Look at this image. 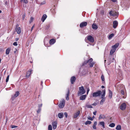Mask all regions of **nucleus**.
Returning <instances> with one entry per match:
<instances>
[{"label":"nucleus","mask_w":130,"mask_h":130,"mask_svg":"<svg viewBox=\"0 0 130 130\" xmlns=\"http://www.w3.org/2000/svg\"><path fill=\"white\" fill-rule=\"evenodd\" d=\"M92 61L93 59L92 58H90L88 60L85 61L83 63L82 66H84L87 63H88L90 67V68L92 67L95 63V62H92Z\"/></svg>","instance_id":"nucleus-1"},{"label":"nucleus","mask_w":130,"mask_h":130,"mask_svg":"<svg viewBox=\"0 0 130 130\" xmlns=\"http://www.w3.org/2000/svg\"><path fill=\"white\" fill-rule=\"evenodd\" d=\"M79 91L78 92V96L80 95H81L84 94L85 92V90L84 89V87L83 86L79 87Z\"/></svg>","instance_id":"nucleus-2"},{"label":"nucleus","mask_w":130,"mask_h":130,"mask_svg":"<svg viewBox=\"0 0 130 130\" xmlns=\"http://www.w3.org/2000/svg\"><path fill=\"white\" fill-rule=\"evenodd\" d=\"M102 92L100 90H98L97 92H94L92 94V96L93 97L96 98L100 96Z\"/></svg>","instance_id":"nucleus-3"},{"label":"nucleus","mask_w":130,"mask_h":130,"mask_svg":"<svg viewBox=\"0 0 130 130\" xmlns=\"http://www.w3.org/2000/svg\"><path fill=\"white\" fill-rule=\"evenodd\" d=\"M65 104V101L64 99H63L62 100V101L58 105L59 107L60 108H63L64 105Z\"/></svg>","instance_id":"nucleus-4"},{"label":"nucleus","mask_w":130,"mask_h":130,"mask_svg":"<svg viewBox=\"0 0 130 130\" xmlns=\"http://www.w3.org/2000/svg\"><path fill=\"white\" fill-rule=\"evenodd\" d=\"M109 13L110 15L113 16H118V15L117 12L112 11H110Z\"/></svg>","instance_id":"nucleus-5"},{"label":"nucleus","mask_w":130,"mask_h":130,"mask_svg":"<svg viewBox=\"0 0 130 130\" xmlns=\"http://www.w3.org/2000/svg\"><path fill=\"white\" fill-rule=\"evenodd\" d=\"M87 40L93 43L94 41L93 37L91 35L87 36Z\"/></svg>","instance_id":"nucleus-6"},{"label":"nucleus","mask_w":130,"mask_h":130,"mask_svg":"<svg viewBox=\"0 0 130 130\" xmlns=\"http://www.w3.org/2000/svg\"><path fill=\"white\" fill-rule=\"evenodd\" d=\"M126 106V104L124 103H123L121 105L120 107V108L121 110H123L125 109Z\"/></svg>","instance_id":"nucleus-7"},{"label":"nucleus","mask_w":130,"mask_h":130,"mask_svg":"<svg viewBox=\"0 0 130 130\" xmlns=\"http://www.w3.org/2000/svg\"><path fill=\"white\" fill-rule=\"evenodd\" d=\"M87 24V23L86 22H83L81 23L80 24V27L82 28L86 26Z\"/></svg>","instance_id":"nucleus-8"},{"label":"nucleus","mask_w":130,"mask_h":130,"mask_svg":"<svg viewBox=\"0 0 130 130\" xmlns=\"http://www.w3.org/2000/svg\"><path fill=\"white\" fill-rule=\"evenodd\" d=\"M19 94V93L18 91H17L15 94L13 95L12 96L11 98L12 100H13L15 97H17Z\"/></svg>","instance_id":"nucleus-9"},{"label":"nucleus","mask_w":130,"mask_h":130,"mask_svg":"<svg viewBox=\"0 0 130 130\" xmlns=\"http://www.w3.org/2000/svg\"><path fill=\"white\" fill-rule=\"evenodd\" d=\"M80 113V111L78 110L77 112L75 113L74 115L73 118H76L79 115Z\"/></svg>","instance_id":"nucleus-10"},{"label":"nucleus","mask_w":130,"mask_h":130,"mask_svg":"<svg viewBox=\"0 0 130 130\" xmlns=\"http://www.w3.org/2000/svg\"><path fill=\"white\" fill-rule=\"evenodd\" d=\"M109 61H110V62H109L108 64H110L111 62H113L114 58L112 57V56L110 55L109 57Z\"/></svg>","instance_id":"nucleus-11"},{"label":"nucleus","mask_w":130,"mask_h":130,"mask_svg":"<svg viewBox=\"0 0 130 130\" xmlns=\"http://www.w3.org/2000/svg\"><path fill=\"white\" fill-rule=\"evenodd\" d=\"M76 79V77L74 76L72 77L70 79V81L71 83L72 84H73L75 82Z\"/></svg>","instance_id":"nucleus-12"},{"label":"nucleus","mask_w":130,"mask_h":130,"mask_svg":"<svg viewBox=\"0 0 130 130\" xmlns=\"http://www.w3.org/2000/svg\"><path fill=\"white\" fill-rule=\"evenodd\" d=\"M118 23L117 21H114L113 22V27L116 28L118 26Z\"/></svg>","instance_id":"nucleus-13"},{"label":"nucleus","mask_w":130,"mask_h":130,"mask_svg":"<svg viewBox=\"0 0 130 130\" xmlns=\"http://www.w3.org/2000/svg\"><path fill=\"white\" fill-rule=\"evenodd\" d=\"M15 29L18 34H19L21 33V30L20 27L17 26Z\"/></svg>","instance_id":"nucleus-14"},{"label":"nucleus","mask_w":130,"mask_h":130,"mask_svg":"<svg viewBox=\"0 0 130 130\" xmlns=\"http://www.w3.org/2000/svg\"><path fill=\"white\" fill-rule=\"evenodd\" d=\"M32 70H30L26 73V76L27 78H28L29 76L30 75L31 73Z\"/></svg>","instance_id":"nucleus-15"},{"label":"nucleus","mask_w":130,"mask_h":130,"mask_svg":"<svg viewBox=\"0 0 130 130\" xmlns=\"http://www.w3.org/2000/svg\"><path fill=\"white\" fill-rule=\"evenodd\" d=\"M57 122L56 121H54L53 122L52 124L53 126V128L54 129H55L57 127Z\"/></svg>","instance_id":"nucleus-16"},{"label":"nucleus","mask_w":130,"mask_h":130,"mask_svg":"<svg viewBox=\"0 0 130 130\" xmlns=\"http://www.w3.org/2000/svg\"><path fill=\"white\" fill-rule=\"evenodd\" d=\"M47 17V16L46 14H44L42 17L41 20L43 22Z\"/></svg>","instance_id":"nucleus-17"},{"label":"nucleus","mask_w":130,"mask_h":130,"mask_svg":"<svg viewBox=\"0 0 130 130\" xmlns=\"http://www.w3.org/2000/svg\"><path fill=\"white\" fill-rule=\"evenodd\" d=\"M119 43H117L115 44L114 45L112 46V48L116 49L119 46Z\"/></svg>","instance_id":"nucleus-18"},{"label":"nucleus","mask_w":130,"mask_h":130,"mask_svg":"<svg viewBox=\"0 0 130 130\" xmlns=\"http://www.w3.org/2000/svg\"><path fill=\"white\" fill-rule=\"evenodd\" d=\"M102 92H103V94L101 96V98L102 99L104 98V97L105 94V92L106 90H105L104 89L102 91Z\"/></svg>","instance_id":"nucleus-19"},{"label":"nucleus","mask_w":130,"mask_h":130,"mask_svg":"<svg viewBox=\"0 0 130 130\" xmlns=\"http://www.w3.org/2000/svg\"><path fill=\"white\" fill-rule=\"evenodd\" d=\"M63 114L62 112L59 113L58 114V117L59 118H62L63 117Z\"/></svg>","instance_id":"nucleus-20"},{"label":"nucleus","mask_w":130,"mask_h":130,"mask_svg":"<svg viewBox=\"0 0 130 130\" xmlns=\"http://www.w3.org/2000/svg\"><path fill=\"white\" fill-rule=\"evenodd\" d=\"M55 40L54 39L50 40L49 41V43L50 44H53L55 42Z\"/></svg>","instance_id":"nucleus-21"},{"label":"nucleus","mask_w":130,"mask_h":130,"mask_svg":"<svg viewBox=\"0 0 130 130\" xmlns=\"http://www.w3.org/2000/svg\"><path fill=\"white\" fill-rule=\"evenodd\" d=\"M86 97V95H82L80 97V100H83L85 99Z\"/></svg>","instance_id":"nucleus-22"},{"label":"nucleus","mask_w":130,"mask_h":130,"mask_svg":"<svg viewBox=\"0 0 130 130\" xmlns=\"http://www.w3.org/2000/svg\"><path fill=\"white\" fill-rule=\"evenodd\" d=\"M112 96V91L110 90H109V95L108 97L109 98L111 99Z\"/></svg>","instance_id":"nucleus-23"},{"label":"nucleus","mask_w":130,"mask_h":130,"mask_svg":"<svg viewBox=\"0 0 130 130\" xmlns=\"http://www.w3.org/2000/svg\"><path fill=\"white\" fill-rule=\"evenodd\" d=\"M99 124L101 125L103 128H105V122L104 121L100 122L99 123Z\"/></svg>","instance_id":"nucleus-24"},{"label":"nucleus","mask_w":130,"mask_h":130,"mask_svg":"<svg viewBox=\"0 0 130 130\" xmlns=\"http://www.w3.org/2000/svg\"><path fill=\"white\" fill-rule=\"evenodd\" d=\"M116 50V49L112 48L110 51V55L113 54V53L115 52Z\"/></svg>","instance_id":"nucleus-25"},{"label":"nucleus","mask_w":130,"mask_h":130,"mask_svg":"<svg viewBox=\"0 0 130 130\" xmlns=\"http://www.w3.org/2000/svg\"><path fill=\"white\" fill-rule=\"evenodd\" d=\"M97 124V122L96 121L94 122V124L93 125L92 127L94 129H96V125Z\"/></svg>","instance_id":"nucleus-26"},{"label":"nucleus","mask_w":130,"mask_h":130,"mask_svg":"<svg viewBox=\"0 0 130 130\" xmlns=\"http://www.w3.org/2000/svg\"><path fill=\"white\" fill-rule=\"evenodd\" d=\"M11 48H7L6 51V54L7 55H8L9 54L10 52V51Z\"/></svg>","instance_id":"nucleus-27"},{"label":"nucleus","mask_w":130,"mask_h":130,"mask_svg":"<svg viewBox=\"0 0 130 130\" xmlns=\"http://www.w3.org/2000/svg\"><path fill=\"white\" fill-rule=\"evenodd\" d=\"M105 116L103 115H100L99 116V119H105Z\"/></svg>","instance_id":"nucleus-28"},{"label":"nucleus","mask_w":130,"mask_h":130,"mask_svg":"<svg viewBox=\"0 0 130 130\" xmlns=\"http://www.w3.org/2000/svg\"><path fill=\"white\" fill-rule=\"evenodd\" d=\"M92 28L93 29H96L98 28V27L96 24H93L92 25Z\"/></svg>","instance_id":"nucleus-29"},{"label":"nucleus","mask_w":130,"mask_h":130,"mask_svg":"<svg viewBox=\"0 0 130 130\" xmlns=\"http://www.w3.org/2000/svg\"><path fill=\"white\" fill-rule=\"evenodd\" d=\"M121 93L122 95H124L123 96V98H126V96L124 95V92L122 89L121 90Z\"/></svg>","instance_id":"nucleus-30"},{"label":"nucleus","mask_w":130,"mask_h":130,"mask_svg":"<svg viewBox=\"0 0 130 130\" xmlns=\"http://www.w3.org/2000/svg\"><path fill=\"white\" fill-rule=\"evenodd\" d=\"M105 98H104L102 99L101 101L100 102V104L101 105H102L103 104V103L105 101Z\"/></svg>","instance_id":"nucleus-31"},{"label":"nucleus","mask_w":130,"mask_h":130,"mask_svg":"<svg viewBox=\"0 0 130 130\" xmlns=\"http://www.w3.org/2000/svg\"><path fill=\"white\" fill-rule=\"evenodd\" d=\"M116 129L117 130H120L121 129V126L120 125H118L116 128Z\"/></svg>","instance_id":"nucleus-32"},{"label":"nucleus","mask_w":130,"mask_h":130,"mask_svg":"<svg viewBox=\"0 0 130 130\" xmlns=\"http://www.w3.org/2000/svg\"><path fill=\"white\" fill-rule=\"evenodd\" d=\"M114 34H110L108 38L109 39H110L112 37H113L114 36Z\"/></svg>","instance_id":"nucleus-33"},{"label":"nucleus","mask_w":130,"mask_h":130,"mask_svg":"<svg viewBox=\"0 0 130 130\" xmlns=\"http://www.w3.org/2000/svg\"><path fill=\"white\" fill-rule=\"evenodd\" d=\"M86 106L88 108H92V107L91 105L87 104L86 105Z\"/></svg>","instance_id":"nucleus-34"},{"label":"nucleus","mask_w":130,"mask_h":130,"mask_svg":"<svg viewBox=\"0 0 130 130\" xmlns=\"http://www.w3.org/2000/svg\"><path fill=\"white\" fill-rule=\"evenodd\" d=\"M115 124L113 123H112L109 125V126L111 127H113L115 126Z\"/></svg>","instance_id":"nucleus-35"},{"label":"nucleus","mask_w":130,"mask_h":130,"mask_svg":"<svg viewBox=\"0 0 130 130\" xmlns=\"http://www.w3.org/2000/svg\"><path fill=\"white\" fill-rule=\"evenodd\" d=\"M91 122L90 121H87L85 122V124L87 125L88 124H90L91 123Z\"/></svg>","instance_id":"nucleus-36"},{"label":"nucleus","mask_w":130,"mask_h":130,"mask_svg":"<svg viewBox=\"0 0 130 130\" xmlns=\"http://www.w3.org/2000/svg\"><path fill=\"white\" fill-rule=\"evenodd\" d=\"M48 130H52V127L51 125H50L48 126Z\"/></svg>","instance_id":"nucleus-37"},{"label":"nucleus","mask_w":130,"mask_h":130,"mask_svg":"<svg viewBox=\"0 0 130 130\" xmlns=\"http://www.w3.org/2000/svg\"><path fill=\"white\" fill-rule=\"evenodd\" d=\"M41 109L40 107H38V109L37 111V112L38 113H39L41 111Z\"/></svg>","instance_id":"nucleus-38"},{"label":"nucleus","mask_w":130,"mask_h":130,"mask_svg":"<svg viewBox=\"0 0 130 130\" xmlns=\"http://www.w3.org/2000/svg\"><path fill=\"white\" fill-rule=\"evenodd\" d=\"M101 79H102V80L103 81H105V78H104V77L103 75H102L101 76Z\"/></svg>","instance_id":"nucleus-39"},{"label":"nucleus","mask_w":130,"mask_h":130,"mask_svg":"<svg viewBox=\"0 0 130 130\" xmlns=\"http://www.w3.org/2000/svg\"><path fill=\"white\" fill-rule=\"evenodd\" d=\"M33 18L32 17H31L30 18V20L29 21V22L30 23L32 22L33 20Z\"/></svg>","instance_id":"nucleus-40"},{"label":"nucleus","mask_w":130,"mask_h":130,"mask_svg":"<svg viewBox=\"0 0 130 130\" xmlns=\"http://www.w3.org/2000/svg\"><path fill=\"white\" fill-rule=\"evenodd\" d=\"M9 75H8L7 77V78H6V82H7L8 81V80H9Z\"/></svg>","instance_id":"nucleus-41"},{"label":"nucleus","mask_w":130,"mask_h":130,"mask_svg":"<svg viewBox=\"0 0 130 130\" xmlns=\"http://www.w3.org/2000/svg\"><path fill=\"white\" fill-rule=\"evenodd\" d=\"M87 118L89 120L91 121H92L93 120V118H92L91 117L89 116L87 117Z\"/></svg>","instance_id":"nucleus-42"},{"label":"nucleus","mask_w":130,"mask_h":130,"mask_svg":"<svg viewBox=\"0 0 130 130\" xmlns=\"http://www.w3.org/2000/svg\"><path fill=\"white\" fill-rule=\"evenodd\" d=\"M13 45L14 46H17L18 45L17 42H14V43H13Z\"/></svg>","instance_id":"nucleus-43"},{"label":"nucleus","mask_w":130,"mask_h":130,"mask_svg":"<svg viewBox=\"0 0 130 130\" xmlns=\"http://www.w3.org/2000/svg\"><path fill=\"white\" fill-rule=\"evenodd\" d=\"M70 93L69 90V89L68 90V91L66 94V95L69 96Z\"/></svg>","instance_id":"nucleus-44"},{"label":"nucleus","mask_w":130,"mask_h":130,"mask_svg":"<svg viewBox=\"0 0 130 130\" xmlns=\"http://www.w3.org/2000/svg\"><path fill=\"white\" fill-rule=\"evenodd\" d=\"M64 115L65 116L66 118H67L68 117V113L66 112H65L64 113Z\"/></svg>","instance_id":"nucleus-45"},{"label":"nucleus","mask_w":130,"mask_h":130,"mask_svg":"<svg viewBox=\"0 0 130 130\" xmlns=\"http://www.w3.org/2000/svg\"><path fill=\"white\" fill-rule=\"evenodd\" d=\"M25 14H23V16H22V19H23V20H24L25 18Z\"/></svg>","instance_id":"nucleus-46"},{"label":"nucleus","mask_w":130,"mask_h":130,"mask_svg":"<svg viewBox=\"0 0 130 130\" xmlns=\"http://www.w3.org/2000/svg\"><path fill=\"white\" fill-rule=\"evenodd\" d=\"M34 27H35V25H34L32 26V27L31 28V31H32L33 28Z\"/></svg>","instance_id":"nucleus-47"},{"label":"nucleus","mask_w":130,"mask_h":130,"mask_svg":"<svg viewBox=\"0 0 130 130\" xmlns=\"http://www.w3.org/2000/svg\"><path fill=\"white\" fill-rule=\"evenodd\" d=\"M97 105V104L95 102L92 105H93L95 106L96 105Z\"/></svg>","instance_id":"nucleus-48"},{"label":"nucleus","mask_w":130,"mask_h":130,"mask_svg":"<svg viewBox=\"0 0 130 130\" xmlns=\"http://www.w3.org/2000/svg\"><path fill=\"white\" fill-rule=\"evenodd\" d=\"M17 127V126H16L15 125H13L12 126H11V128H15V127Z\"/></svg>","instance_id":"nucleus-49"},{"label":"nucleus","mask_w":130,"mask_h":130,"mask_svg":"<svg viewBox=\"0 0 130 130\" xmlns=\"http://www.w3.org/2000/svg\"><path fill=\"white\" fill-rule=\"evenodd\" d=\"M66 98L67 100H69V96H66Z\"/></svg>","instance_id":"nucleus-50"},{"label":"nucleus","mask_w":130,"mask_h":130,"mask_svg":"<svg viewBox=\"0 0 130 130\" xmlns=\"http://www.w3.org/2000/svg\"><path fill=\"white\" fill-rule=\"evenodd\" d=\"M23 1L24 3H28V1L27 0H24Z\"/></svg>","instance_id":"nucleus-51"},{"label":"nucleus","mask_w":130,"mask_h":130,"mask_svg":"<svg viewBox=\"0 0 130 130\" xmlns=\"http://www.w3.org/2000/svg\"><path fill=\"white\" fill-rule=\"evenodd\" d=\"M42 104H39V105H38V107L41 108L42 106Z\"/></svg>","instance_id":"nucleus-52"},{"label":"nucleus","mask_w":130,"mask_h":130,"mask_svg":"<svg viewBox=\"0 0 130 130\" xmlns=\"http://www.w3.org/2000/svg\"><path fill=\"white\" fill-rule=\"evenodd\" d=\"M96 111H94V112H93V114H94V115H96Z\"/></svg>","instance_id":"nucleus-53"},{"label":"nucleus","mask_w":130,"mask_h":130,"mask_svg":"<svg viewBox=\"0 0 130 130\" xmlns=\"http://www.w3.org/2000/svg\"><path fill=\"white\" fill-rule=\"evenodd\" d=\"M101 14H103L104 13V11L103 10H102L101 11Z\"/></svg>","instance_id":"nucleus-54"},{"label":"nucleus","mask_w":130,"mask_h":130,"mask_svg":"<svg viewBox=\"0 0 130 130\" xmlns=\"http://www.w3.org/2000/svg\"><path fill=\"white\" fill-rule=\"evenodd\" d=\"M111 1L113 2H117V0H111Z\"/></svg>","instance_id":"nucleus-55"},{"label":"nucleus","mask_w":130,"mask_h":130,"mask_svg":"<svg viewBox=\"0 0 130 130\" xmlns=\"http://www.w3.org/2000/svg\"><path fill=\"white\" fill-rule=\"evenodd\" d=\"M89 90H89V88H88V89H87V94H88L89 91Z\"/></svg>","instance_id":"nucleus-56"},{"label":"nucleus","mask_w":130,"mask_h":130,"mask_svg":"<svg viewBox=\"0 0 130 130\" xmlns=\"http://www.w3.org/2000/svg\"><path fill=\"white\" fill-rule=\"evenodd\" d=\"M15 40L16 41H18L19 40V38H16L15 39Z\"/></svg>","instance_id":"nucleus-57"},{"label":"nucleus","mask_w":130,"mask_h":130,"mask_svg":"<svg viewBox=\"0 0 130 130\" xmlns=\"http://www.w3.org/2000/svg\"><path fill=\"white\" fill-rule=\"evenodd\" d=\"M101 88H105V87L104 86H101Z\"/></svg>","instance_id":"nucleus-58"},{"label":"nucleus","mask_w":130,"mask_h":130,"mask_svg":"<svg viewBox=\"0 0 130 130\" xmlns=\"http://www.w3.org/2000/svg\"><path fill=\"white\" fill-rule=\"evenodd\" d=\"M120 86L121 87H124V86L123 85H120Z\"/></svg>","instance_id":"nucleus-59"},{"label":"nucleus","mask_w":130,"mask_h":130,"mask_svg":"<svg viewBox=\"0 0 130 130\" xmlns=\"http://www.w3.org/2000/svg\"><path fill=\"white\" fill-rule=\"evenodd\" d=\"M42 83H43V82H42V81L41 82V85H42Z\"/></svg>","instance_id":"nucleus-60"},{"label":"nucleus","mask_w":130,"mask_h":130,"mask_svg":"<svg viewBox=\"0 0 130 130\" xmlns=\"http://www.w3.org/2000/svg\"><path fill=\"white\" fill-rule=\"evenodd\" d=\"M92 118H93V119H94L95 118V117L94 116H93Z\"/></svg>","instance_id":"nucleus-61"},{"label":"nucleus","mask_w":130,"mask_h":130,"mask_svg":"<svg viewBox=\"0 0 130 130\" xmlns=\"http://www.w3.org/2000/svg\"><path fill=\"white\" fill-rule=\"evenodd\" d=\"M2 12V11L0 10V13H1Z\"/></svg>","instance_id":"nucleus-62"},{"label":"nucleus","mask_w":130,"mask_h":130,"mask_svg":"<svg viewBox=\"0 0 130 130\" xmlns=\"http://www.w3.org/2000/svg\"><path fill=\"white\" fill-rule=\"evenodd\" d=\"M23 0H21V2H22L23 1Z\"/></svg>","instance_id":"nucleus-63"},{"label":"nucleus","mask_w":130,"mask_h":130,"mask_svg":"<svg viewBox=\"0 0 130 130\" xmlns=\"http://www.w3.org/2000/svg\"><path fill=\"white\" fill-rule=\"evenodd\" d=\"M106 61V60H104V61H105V62Z\"/></svg>","instance_id":"nucleus-64"}]
</instances>
